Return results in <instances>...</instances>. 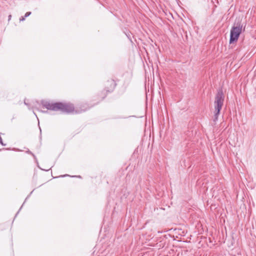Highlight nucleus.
I'll return each mask as SVG.
<instances>
[{
	"instance_id": "f3484780",
	"label": "nucleus",
	"mask_w": 256,
	"mask_h": 256,
	"mask_svg": "<svg viewBox=\"0 0 256 256\" xmlns=\"http://www.w3.org/2000/svg\"><path fill=\"white\" fill-rule=\"evenodd\" d=\"M27 200V198H26V199L24 200V201H26Z\"/></svg>"
},
{
	"instance_id": "20e7f679",
	"label": "nucleus",
	"mask_w": 256,
	"mask_h": 256,
	"mask_svg": "<svg viewBox=\"0 0 256 256\" xmlns=\"http://www.w3.org/2000/svg\"><path fill=\"white\" fill-rule=\"evenodd\" d=\"M116 83L113 80H108L106 82V86L104 91L102 92V93H104V96L102 97V99H104L106 96V94H105V92H110L114 90L115 87L116 86Z\"/></svg>"
},
{
	"instance_id": "f8f14e48",
	"label": "nucleus",
	"mask_w": 256,
	"mask_h": 256,
	"mask_svg": "<svg viewBox=\"0 0 256 256\" xmlns=\"http://www.w3.org/2000/svg\"><path fill=\"white\" fill-rule=\"evenodd\" d=\"M68 176V174H64V175L62 176V177H64V176Z\"/></svg>"
},
{
	"instance_id": "39448f33",
	"label": "nucleus",
	"mask_w": 256,
	"mask_h": 256,
	"mask_svg": "<svg viewBox=\"0 0 256 256\" xmlns=\"http://www.w3.org/2000/svg\"><path fill=\"white\" fill-rule=\"evenodd\" d=\"M131 33L128 32V34H126V36L128 37V38L132 42V38H131Z\"/></svg>"
},
{
	"instance_id": "ddd939ff",
	"label": "nucleus",
	"mask_w": 256,
	"mask_h": 256,
	"mask_svg": "<svg viewBox=\"0 0 256 256\" xmlns=\"http://www.w3.org/2000/svg\"><path fill=\"white\" fill-rule=\"evenodd\" d=\"M1 144L2 145V146H6V144H4L2 142V144Z\"/></svg>"
},
{
	"instance_id": "7ed1b4c3",
	"label": "nucleus",
	"mask_w": 256,
	"mask_h": 256,
	"mask_svg": "<svg viewBox=\"0 0 256 256\" xmlns=\"http://www.w3.org/2000/svg\"><path fill=\"white\" fill-rule=\"evenodd\" d=\"M242 24L240 22H234L230 31V44H234L238 41L242 32Z\"/></svg>"
},
{
	"instance_id": "4468645a",
	"label": "nucleus",
	"mask_w": 256,
	"mask_h": 256,
	"mask_svg": "<svg viewBox=\"0 0 256 256\" xmlns=\"http://www.w3.org/2000/svg\"><path fill=\"white\" fill-rule=\"evenodd\" d=\"M24 104L27 105L28 104L26 102H24Z\"/></svg>"
},
{
	"instance_id": "f257e3e1",
	"label": "nucleus",
	"mask_w": 256,
	"mask_h": 256,
	"mask_svg": "<svg viewBox=\"0 0 256 256\" xmlns=\"http://www.w3.org/2000/svg\"><path fill=\"white\" fill-rule=\"evenodd\" d=\"M43 108H46L47 110H51L53 111H60L62 113L70 114L74 112V106L71 103H66L62 102H57L54 103H50V102L42 100L40 101ZM43 113H48V110H40Z\"/></svg>"
},
{
	"instance_id": "f03ea898",
	"label": "nucleus",
	"mask_w": 256,
	"mask_h": 256,
	"mask_svg": "<svg viewBox=\"0 0 256 256\" xmlns=\"http://www.w3.org/2000/svg\"><path fill=\"white\" fill-rule=\"evenodd\" d=\"M224 94L222 88L218 89L215 96L214 102L215 111L214 121V122L216 121L218 119V116L224 104Z\"/></svg>"
},
{
	"instance_id": "9b49d317",
	"label": "nucleus",
	"mask_w": 256,
	"mask_h": 256,
	"mask_svg": "<svg viewBox=\"0 0 256 256\" xmlns=\"http://www.w3.org/2000/svg\"><path fill=\"white\" fill-rule=\"evenodd\" d=\"M0 144H2V138L0 136Z\"/></svg>"
},
{
	"instance_id": "423d86ee",
	"label": "nucleus",
	"mask_w": 256,
	"mask_h": 256,
	"mask_svg": "<svg viewBox=\"0 0 256 256\" xmlns=\"http://www.w3.org/2000/svg\"><path fill=\"white\" fill-rule=\"evenodd\" d=\"M31 12H26V14H25V15H24V17L26 18H27L28 17V16H30L31 14Z\"/></svg>"
},
{
	"instance_id": "9d476101",
	"label": "nucleus",
	"mask_w": 256,
	"mask_h": 256,
	"mask_svg": "<svg viewBox=\"0 0 256 256\" xmlns=\"http://www.w3.org/2000/svg\"><path fill=\"white\" fill-rule=\"evenodd\" d=\"M24 202L23 203V204H22V206L20 208V210H18V211H20V210H21V208H22V207L23 205L24 204ZM18 212H18V213L16 214V216L18 214Z\"/></svg>"
},
{
	"instance_id": "1a4fd4ad",
	"label": "nucleus",
	"mask_w": 256,
	"mask_h": 256,
	"mask_svg": "<svg viewBox=\"0 0 256 256\" xmlns=\"http://www.w3.org/2000/svg\"><path fill=\"white\" fill-rule=\"evenodd\" d=\"M11 18H12V16L10 14L8 16V20L10 21L11 19Z\"/></svg>"
},
{
	"instance_id": "dca6fc26",
	"label": "nucleus",
	"mask_w": 256,
	"mask_h": 256,
	"mask_svg": "<svg viewBox=\"0 0 256 256\" xmlns=\"http://www.w3.org/2000/svg\"><path fill=\"white\" fill-rule=\"evenodd\" d=\"M27 200V198H26V199L24 200V201H26Z\"/></svg>"
},
{
	"instance_id": "6e6552de",
	"label": "nucleus",
	"mask_w": 256,
	"mask_h": 256,
	"mask_svg": "<svg viewBox=\"0 0 256 256\" xmlns=\"http://www.w3.org/2000/svg\"><path fill=\"white\" fill-rule=\"evenodd\" d=\"M26 152L28 154L32 155L34 156V155L30 150H28V151H26Z\"/></svg>"
},
{
	"instance_id": "2eb2a0df",
	"label": "nucleus",
	"mask_w": 256,
	"mask_h": 256,
	"mask_svg": "<svg viewBox=\"0 0 256 256\" xmlns=\"http://www.w3.org/2000/svg\"><path fill=\"white\" fill-rule=\"evenodd\" d=\"M27 200V198H26V199L24 200V201H26Z\"/></svg>"
},
{
	"instance_id": "0eeeda50",
	"label": "nucleus",
	"mask_w": 256,
	"mask_h": 256,
	"mask_svg": "<svg viewBox=\"0 0 256 256\" xmlns=\"http://www.w3.org/2000/svg\"><path fill=\"white\" fill-rule=\"evenodd\" d=\"M25 18H26V17H24V16H21V17L20 18V22L24 21V20Z\"/></svg>"
}]
</instances>
